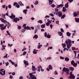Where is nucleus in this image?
Returning <instances> with one entry per match:
<instances>
[{
  "mask_svg": "<svg viewBox=\"0 0 79 79\" xmlns=\"http://www.w3.org/2000/svg\"><path fill=\"white\" fill-rule=\"evenodd\" d=\"M77 63H74L73 64V66L74 67H76V66H77Z\"/></svg>",
  "mask_w": 79,
  "mask_h": 79,
  "instance_id": "obj_36",
  "label": "nucleus"
},
{
  "mask_svg": "<svg viewBox=\"0 0 79 79\" xmlns=\"http://www.w3.org/2000/svg\"><path fill=\"white\" fill-rule=\"evenodd\" d=\"M29 75L30 76V77L28 79H32V78H34V77H35V75H33L32 73H30L29 74Z\"/></svg>",
  "mask_w": 79,
  "mask_h": 79,
  "instance_id": "obj_9",
  "label": "nucleus"
},
{
  "mask_svg": "<svg viewBox=\"0 0 79 79\" xmlns=\"http://www.w3.org/2000/svg\"><path fill=\"white\" fill-rule=\"evenodd\" d=\"M19 4L20 5V6H24V4L22 3V2H21V1H19Z\"/></svg>",
  "mask_w": 79,
  "mask_h": 79,
  "instance_id": "obj_18",
  "label": "nucleus"
},
{
  "mask_svg": "<svg viewBox=\"0 0 79 79\" xmlns=\"http://www.w3.org/2000/svg\"><path fill=\"white\" fill-rule=\"evenodd\" d=\"M66 34L67 36H68V37H70L71 36V33H69V32H67L66 33Z\"/></svg>",
  "mask_w": 79,
  "mask_h": 79,
  "instance_id": "obj_25",
  "label": "nucleus"
},
{
  "mask_svg": "<svg viewBox=\"0 0 79 79\" xmlns=\"http://www.w3.org/2000/svg\"><path fill=\"white\" fill-rule=\"evenodd\" d=\"M48 68L50 69H53V68L51 65H49Z\"/></svg>",
  "mask_w": 79,
  "mask_h": 79,
  "instance_id": "obj_34",
  "label": "nucleus"
},
{
  "mask_svg": "<svg viewBox=\"0 0 79 79\" xmlns=\"http://www.w3.org/2000/svg\"><path fill=\"white\" fill-rule=\"evenodd\" d=\"M7 56H8V54H6L5 56H4L3 58H7Z\"/></svg>",
  "mask_w": 79,
  "mask_h": 79,
  "instance_id": "obj_47",
  "label": "nucleus"
},
{
  "mask_svg": "<svg viewBox=\"0 0 79 79\" xmlns=\"http://www.w3.org/2000/svg\"><path fill=\"white\" fill-rule=\"evenodd\" d=\"M74 64V61L73 60H72L71 62V64L72 65H73V64Z\"/></svg>",
  "mask_w": 79,
  "mask_h": 79,
  "instance_id": "obj_40",
  "label": "nucleus"
},
{
  "mask_svg": "<svg viewBox=\"0 0 79 79\" xmlns=\"http://www.w3.org/2000/svg\"><path fill=\"white\" fill-rule=\"evenodd\" d=\"M27 9H25L24 10H23V13H25V15H26L27 14Z\"/></svg>",
  "mask_w": 79,
  "mask_h": 79,
  "instance_id": "obj_22",
  "label": "nucleus"
},
{
  "mask_svg": "<svg viewBox=\"0 0 79 79\" xmlns=\"http://www.w3.org/2000/svg\"><path fill=\"white\" fill-rule=\"evenodd\" d=\"M0 20L2 22V23H6L9 24V25H8V26H9L10 27L11 26V24L9 23H8V22H7V21H6V20H4V19H3L1 18Z\"/></svg>",
  "mask_w": 79,
  "mask_h": 79,
  "instance_id": "obj_5",
  "label": "nucleus"
},
{
  "mask_svg": "<svg viewBox=\"0 0 79 79\" xmlns=\"http://www.w3.org/2000/svg\"><path fill=\"white\" fill-rule=\"evenodd\" d=\"M13 76H11V75H10V79H13Z\"/></svg>",
  "mask_w": 79,
  "mask_h": 79,
  "instance_id": "obj_64",
  "label": "nucleus"
},
{
  "mask_svg": "<svg viewBox=\"0 0 79 79\" xmlns=\"http://www.w3.org/2000/svg\"><path fill=\"white\" fill-rule=\"evenodd\" d=\"M69 6L68 5V4H65V8H68V6Z\"/></svg>",
  "mask_w": 79,
  "mask_h": 79,
  "instance_id": "obj_45",
  "label": "nucleus"
},
{
  "mask_svg": "<svg viewBox=\"0 0 79 79\" xmlns=\"http://www.w3.org/2000/svg\"><path fill=\"white\" fill-rule=\"evenodd\" d=\"M51 6L52 7V8H55V5L54 4H52L51 5Z\"/></svg>",
  "mask_w": 79,
  "mask_h": 79,
  "instance_id": "obj_46",
  "label": "nucleus"
},
{
  "mask_svg": "<svg viewBox=\"0 0 79 79\" xmlns=\"http://www.w3.org/2000/svg\"><path fill=\"white\" fill-rule=\"evenodd\" d=\"M42 47V45L41 44V45H38V47L37 48H38V49H40L41 47Z\"/></svg>",
  "mask_w": 79,
  "mask_h": 79,
  "instance_id": "obj_26",
  "label": "nucleus"
},
{
  "mask_svg": "<svg viewBox=\"0 0 79 79\" xmlns=\"http://www.w3.org/2000/svg\"><path fill=\"white\" fill-rule=\"evenodd\" d=\"M55 11L56 12V13H57L58 12L59 10L57 8H56L55 9Z\"/></svg>",
  "mask_w": 79,
  "mask_h": 79,
  "instance_id": "obj_42",
  "label": "nucleus"
},
{
  "mask_svg": "<svg viewBox=\"0 0 79 79\" xmlns=\"http://www.w3.org/2000/svg\"><path fill=\"white\" fill-rule=\"evenodd\" d=\"M39 22L40 24H42V23H43V22L42 20H40L39 21H38V23H39Z\"/></svg>",
  "mask_w": 79,
  "mask_h": 79,
  "instance_id": "obj_39",
  "label": "nucleus"
},
{
  "mask_svg": "<svg viewBox=\"0 0 79 79\" xmlns=\"http://www.w3.org/2000/svg\"><path fill=\"white\" fill-rule=\"evenodd\" d=\"M26 53H27V52H26L24 51L23 53V55H26Z\"/></svg>",
  "mask_w": 79,
  "mask_h": 79,
  "instance_id": "obj_56",
  "label": "nucleus"
},
{
  "mask_svg": "<svg viewBox=\"0 0 79 79\" xmlns=\"http://www.w3.org/2000/svg\"><path fill=\"white\" fill-rule=\"evenodd\" d=\"M52 57H48L46 58L47 60H51Z\"/></svg>",
  "mask_w": 79,
  "mask_h": 79,
  "instance_id": "obj_59",
  "label": "nucleus"
},
{
  "mask_svg": "<svg viewBox=\"0 0 79 79\" xmlns=\"http://www.w3.org/2000/svg\"><path fill=\"white\" fill-rule=\"evenodd\" d=\"M60 30H61V31L62 32H64V30H63V29L61 28Z\"/></svg>",
  "mask_w": 79,
  "mask_h": 79,
  "instance_id": "obj_55",
  "label": "nucleus"
},
{
  "mask_svg": "<svg viewBox=\"0 0 79 79\" xmlns=\"http://www.w3.org/2000/svg\"><path fill=\"white\" fill-rule=\"evenodd\" d=\"M47 37L48 38V39H50V38L51 37V36L50 35H48L47 36Z\"/></svg>",
  "mask_w": 79,
  "mask_h": 79,
  "instance_id": "obj_43",
  "label": "nucleus"
},
{
  "mask_svg": "<svg viewBox=\"0 0 79 79\" xmlns=\"http://www.w3.org/2000/svg\"><path fill=\"white\" fill-rule=\"evenodd\" d=\"M44 34H45V37H47V32H45Z\"/></svg>",
  "mask_w": 79,
  "mask_h": 79,
  "instance_id": "obj_58",
  "label": "nucleus"
},
{
  "mask_svg": "<svg viewBox=\"0 0 79 79\" xmlns=\"http://www.w3.org/2000/svg\"><path fill=\"white\" fill-rule=\"evenodd\" d=\"M69 71L70 70L71 71H73L74 69V68L72 67H69Z\"/></svg>",
  "mask_w": 79,
  "mask_h": 79,
  "instance_id": "obj_17",
  "label": "nucleus"
},
{
  "mask_svg": "<svg viewBox=\"0 0 79 79\" xmlns=\"http://www.w3.org/2000/svg\"><path fill=\"white\" fill-rule=\"evenodd\" d=\"M33 38H35V39H37V38H38V35H35L33 37Z\"/></svg>",
  "mask_w": 79,
  "mask_h": 79,
  "instance_id": "obj_30",
  "label": "nucleus"
},
{
  "mask_svg": "<svg viewBox=\"0 0 79 79\" xmlns=\"http://www.w3.org/2000/svg\"><path fill=\"white\" fill-rule=\"evenodd\" d=\"M45 21H47L49 23H52V20L50 21L49 19H48L47 18H46V19H45Z\"/></svg>",
  "mask_w": 79,
  "mask_h": 79,
  "instance_id": "obj_19",
  "label": "nucleus"
},
{
  "mask_svg": "<svg viewBox=\"0 0 79 79\" xmlns=\"http://www.w3.org/2000/svg\"><path fill=\"white\" fill-rule=\"evenodd\" d=\"M37 53V52H36V49H34V51H33V53L34 54H36Z\"/></svg>",
  "mask_w": 79,
  "mask_h": 79,
  "instance_id": "obj_28",
  "label": "nucleus"
},
{
  "mask_svg": "<svg viewBox=\"0 0 79 79\" xmlns=\"http://www.w3.org/2000/svg\"><path fill=\"white\" fill-rule=\"evenodd\" d=\"M6 32H7V34H8L9 35H11L10 34V33H9V31H6Z\"/></svg>",
  "mask_w": 79,
  "mask_h": 79,
  "instance_id": "obj_48",
  "label": "nucleus"
},
{
  "mask_svg": "<svg viewBox=\"0 0 79 79\" xmlns=\"http://www.w3.org/2000/svg\"><path fill=\"white\" fill-rule=\"evenodd\" d=\"M58 33V34L60 36H61L63 35V33H62L61 32L59 31Z\"/></svg>",
  "mask_w": 79,
  "mask_h": 79,
  "instance_id": "obj_21",
  "label": "nucleus"
},
{
  "mask_svg": "<svg viewBox=\"0 0 79 79\" xmlns=\"http://www.w3.org/2000/svg\"><path fill=\"white\" fill-rule=\"evenodd\" d=\"M26 24H24L23 25V27H24V29H27V30H28V29H29V30H31V29L30 28V27L28 26L26 27Z\"/></svg>",
  "mask_w": 79,
  "mask_h": 79,
  "instance_id": "obj_6",
  "label": "nucleus"
},
{
  "mask_svg": "<svg viewBox=\"0 0 79 79\" xmlns=\"http://www.w3.org/2000/svg\"><path fill=\"white\" fill-rule=\"evenodd\" d=\"M2 47L3 49H5V47H6V46L2 45Z\"/></svg>",
  "mask_w": 79,
  "mask_h": 79,
  "instance_id": "obj_54",
  "label": "nucleus"
},
{
  "mask_svg": "<svg viewBox=\"0 0 79 79\" xmlns=\"http://www.w3.org/2000/svg\"><path fill=\"white\" fill-rule=\"evenodd\" d=\"M63 10H62V11H63V12H65V11H66V8L64 7H63Z\"/></svg>",
  "mask_w": 79,
  "mask_h": 79,
  "instance_id": "obj_32",
  "label": "nucleus"
},
{
  "mask_svg": "<svg viewBox=\"0 0 79 79\" xmlns=\"http://www.w3.org/2000/svg\"><path fill=\"white\" fill-rule=\"evenodd\" d=\"M23 79V77L22 76H21L19 77V79Z\"/></svg>",
  "mask_w": 79,
  "mask_h": 79,
  "instance_id": "obj_61",
  "label": "nucleus"
},
{
  "mask_svg": "<svg viewBox=\"0 0 79 79\" xmlns=\"http://www.w3.org/2000/svg\"><path fill=\"white\" fill-rule=\"evenodd\" d=\"M78 15L79 11L74 12L73 13V15L75 17H77Z\"/></svg>",
  "mask_w": 79,
  "mask_h": 79,
  "instance_id": "obj_8",
  "label": "nucleus"
},
{
  "mask_svg": "<svg viewBox=\"0 0 79 79\" xmlns=\"http://www.w3.org/2000/svg\"><path fill=\"white\" fill-rule=\"evenodd\" d=\"M49 5H50L51 4H52V3H53V0H52L51 1V0H49Z\"/></svg>",
  "mask_w": 79,
  "mask_h": 79,
  "instance_id": "obj_31",
  "label": "nucleus"
},
{
  "mask_svg": "<svg viewBox=\"0 0 79 79\" xmlns=\"http://www.w3.org/2000/svg\"><path fill=\"white\" fill-rule=\"evenodd\" d=\"M36 28H37L38 29H40V25H37L35 26Z\"/></svg>",
  "mask_w": 79,
  "mask_h": 79,
  "instance_id": "obj_35",
  "label": "nucleus"
},
{
  "mask_svg": "<svg viewBox=\"0 0 79 79\" xmlns=\"http://www.w3.org/2000/svg\"><path fill=\"white\" fill-rule=\"evenodd\" d=\"M55 73V75H57L58 74V72H56V71H55L54 72Z\"/></svg>",
  "mask_w": 79,
  "mask_h": 79,
  "instance_id": "obj_60",
  "label": "nucleus"
},
{
  "mask_svg": "<svg viewBox=\"0 0 79 79\" xmlns=\"http://www.w3.org/2000/svg\"><path fill=\"white\" fill-rule=\"evenodd\" d=\"M60 59H62V60H64V57H63L62 56H60Z\"/></svg>",
  "mask_w": 79,
  "mask_h": 79,
  "instance_id": "obj_63",
  "label": "nucleus"
},
{
  "mask_svg": "<svg viewBox=\"0 0 79 79\" xmlns=\"http://www.w3.org/2000/svg\"><path fill=\"white\" fill-rule=\"evenodd\" d=\"M32 69L33 71H35L37 70V68H35V67L34 65H32Z\"/></svg>",
  "mask_w": 79,
  "mask_h": 79,
  "instance_id": "obj_12",
  "label": "nucleus"
},
{
  "mask_svg": "<svg viewBox=\"0 0 79 79\" xmlns=\"http://www.w3.org/2000/svg\"><path fill=\"white\" fill-rule=\"evenodd\" d=\"M70 76L68 77L69 79H74L75 78V76L73 74V72H71L69 74Z\"/></svg>",
  "mask_w": 79,
  "mask_h": 79,
  "instance_id": "obj_3",
  "label": "nucleus"
},
{
  "mask_svg": "<svg viewBox=\"0 0 79 79\" xmlns=\"http://www.w3.org/2000/svg\"><path fill=\"white\" fill-rule=\"evenodd\" d=\"M63 7V5L60 4L59 5H58L56 7L57 8H62Z\"/></svg>",
  "mask_w": 79,
  "mask_h": 79,
  "instance_id": "obj_13",
  "label": "nucleus"
},
{
  "mask_svg": "<svg viewBox=\"0 0 79 79\" xmlns=\"http://www.w3.org/2000/svg\"><path fill=\"white\" fill-rule=\"evenodd\" d=\"M66 16V15H63L61 17V19H63V18H64V17Z\"/></svg>",
  "mask_w": 79,
  "mask_h": 79,
  "instance_id": "obj_38",
  "label": "nucleus"
},
{
  "mask_svg": "<svg viewBox=\"0 0 79 79\" xmlns=\"http://www.w3.org/2000/svg\"><path fill=\"white\" fill-rule=\"evenodd\" d=\"M5 64H6V66H8V65L9 64V63H8V62H6L5 63Z\"/></svg>",
  "mask_w": 79,
  "mask_h": 79,
  "instance_id": "obj_52",
  "label": "nucleus"
},
{
  "mask_svg": "<svg viewBox=\"0 0 79 79\" xmlns=\"http://www.w3.org/2000/svg\"><path fill=\"white\" fill-rule=\"evenodd\" d=\"M9 17H10L11 19H13V18H15L16 16L14 15L13 13H12L11 16L9 15Z\"/></svg>",
  "mask_w": 79,
  "mask_h": 79,
  "instance_id": "obj_11",
  "label": "nucleus"
},
{
  "mask_svg": "<svg viewBox=\"0 0 79 79\" xmlns=\"http://www.w3.org/2000/svg\"><path fill=\"white\" fill-rule=\"evenodd\" d=\"M42 68V67L41 66H38L37 67V69H38V71H39V72L40 71V68Z\"/></svg>",
  "mask_w": 79,
  "mask_h": 79,
  "instance_id": "obj_14",
  "label": "nucleus"
},
{
  "mask_svg": "<svg viewBox=\"0 0 79 79\" xmlns=\"http://www.w3.org/2000/svg\"><path fill=\"white\" fill-rule=\"evenodd\" d=\"M56 15H58L59 17H61L62 16V13L61 11H58L56 13Z\"/></svg>",
  "mask_w": 79,
  "mask_h": 79,
  "instance_id": "obj_7",
  "label": "nucleus"
},
{
  "mask_svg": "<svg viewBox=\"0 0 79 79\" xmlns=\"http://www.w3.org/2000/svg\"><path fill=\"white\" fill-rule=\"evenodd\" d=\"M18 27L19 29H21V27L20 26H18Z\"/></svg>",
  "mask_w": 79,
  "mask_h": 79,
  "instance_id": "obj_62",
  "label": "nucleus"
},
{
  "mask_svg": "<svg viewBox=\"0 0 79 79\" xmlns=\"http://www.w3.org/2000/svg\"><path fill=\"white\" fill-rule=\"evenodd\" d=\"M47 21H45V23L46 24V26H50V23L48 22L47 23Z\"/></svg>",
  "mask_w": 79,
  "mask_h": 79,
  "instance_id": "obj_27",
  "label": "nucleus"
},
{
  "mask_svg": "<svg viewBox=\"0 0 79 79\" xmlns=\"http://www.w3.org/2000/svg\"><path fill=\"white\" fill-rule=\"evenodd\" d=\"M63 72H65L67 75H68L69 74V69L68 68H66L64 67L62 70Z\"/></svg>",
  "mask_w": 79,
  "mask_h": 79,
  "instance_id": "obj_2",
  "label": "nucleus"
},
{
  "mask_svg": "<svg viewBox=\"0 0 79 79\" xmlns=\"http://www.w3.org/2000/svg\"><path fill=\"white\" fill-rule=\"evenodd\" d=\"M39 3V2L37 1H36L34 3V4L35 5H37Z\"/></svg>",
  "mask_w": 79,
  "mask_h": 79,
  "instance_id": "obj_41",
  "label": "nucleus"
},
{
  "mask_svg": "<svg viewBox=\"0 0 79 79\" xmlns=\"http://www.w3.org/2000/svg\"><path fill=\"white\" fill-rule=\"evenodd\" d=\"M8 26V25H6L5 26H4V27H1V30H2V31H3V30H5V29H6V26Z\"/></svg>",
  "mask_w": 79,
  "mask_h": 79,
  "instance_id": "obj_16",
  "label": "nucleus"
},
{
  "mask_svg": "<svg viewBox=\"0 0 79 79\" xmlns=\"http://www.w3.org/2000/svg\"><path fill=\"white\" fill-rule=\"evenodd\" d=\"M2 18L4 19H6V17H5V16H6V15H2Z\"/></svg>",
  "mask_w": 79,
  "mask_h": 79,
  "instance_id": "obj_33",
  "label": "nucleus"
},
{
  "mask_svg": "<svg viewBox=\"0 0 79 79\" xmlns=\"http://www.w3.org/2000/svg\"><path fill=\"white\" fill-rule=\"evenodd\" d=\"M49 15H50V16H54V15H53V14L52 13H51L49 14Z\"/></svg>",
  "mask_w": 79,
  "mask_h": 79,
  "instance_id": "obj_50",
  "label": "nucleus"
},
{
  "mask_svg": "<svg viewBox=\"0 0 79 79\" xmlns=\"http://www.w3.org/2000/svg\"><path fill=\"white\" fill-rule=\"evenodd\" d=\"M19 7H20V6L18 5V4H17L15 6V8H19Z\"/></svg>",
  "mask_w": 79,
  "mask_h": 79,
  "instance_id": "obj_37",
  "label": "nucleus"
},
{
  "mask_svg": "<svg viewBox=\"0 0 79 79\" xmlns=\"http://www.w3.org/2000/svg\"><path fill=\"white\" fill-rule=\"evenodd\" d=\"M18 4V3L16 2H15L14 4H13V6H16V5H17V4Z\"/></svg>",
  "mask_w": 79,
  "mask_h": 79,
  "instance_id": "obj_44",
  "label": "nucleus"
},
{
  "mask_svg": "<svg viewBox=\"0 0 79 79\" xmlns=\"http://www.w3.org/2000/svg\"><path fill=\"white\" fill-rule=\"evenodd\" d=\"M13 20L14 22H15V23H17L18 21H19V18H18L17 17H16L13 19Z\"/></svg>",
  "mask_w": 79,
  "mask_h": 79,
  "instance_id": "obj_10",
  "label": "nucleus"
},
{
  "mask_svg": "<svg viewBox=\"0 0 79 79\" xmlns=\"http://www.w3.org/2000/svg\"><path fill=\"white\" fill-rule=\"evenodd\" d=\"M8 7L10 9V8H11V6L10 5H8Z\"/></svg>",
  "mask_w": 79,
  "mask_h": 79,
  "instance_id": "obj_53",
  "label": "nucleus"
},
{
  "mask_svg": "<svg viewBox=\"0 0 79 79\" xmlns=\"http://www.w3.org/2000/svg\"><path fill=\"white\" fill-rule=\"evenodd\" d=\"M45 24H42L41 25V28H45Z\"/></svg>",
  "mask_w": 79,
  "mask_h": 79,
  "instance_id": "obj_23",
  "label": "nucleus"
},
{
  "mask_svg": "<svg viewBox=\"0 0 79 79\" xmlns=\"http://www.w3.org/2000/svg\"><path fill=\"white\" fill-rule=\"evenodd\" d=\"M26 49H27L26 48H24L22 50V52H23V51H24V50H26Z\"/></svg>",
  "mask_w": 79,
  "mask_h": 79,
  "instance_id": "obj_51",
  "label": "nucleus"
},
{
  "mask_svg": "<svg viewBox=\"0 0 79 79\" xmlns=\"http://www.w3.org/2000/svg\"><path fill=\"white\" fill-rule=\"evenodd\" d=\"M13 46L12 44H8V46H9V47H12Z\"/></svg>",
  "mask_w": 79,
  "mask_h": 79,
  "instance_id": "obj_57",
  "label": "nucleus"
},
{
  "mask_svg": "<svg viewBox=\"0 0 79 79\" xmlns=\"http://www.w3.org/2000/svg\"><path fill=\"white\" fill-rule=\"evenodd\" d=\"M0 74L2 76H4L5 74V70L2 69L0 70Z\"/></svg>",
  "mask_w": 79,
  "mask_h": 79,
  "instance_id": "obj_4",
  "label": "nucleus"
},
{
  "mask_svg": "<svg viewBox=\"0 0 79 79\" xmlns=\"http://www.w3.org/2000/svg\"><path fill=\"white\" fill-rule=\"evenodd\" d=\"M65 60L66 61H69V59L68 57H65Z\"/></svg>",
  "mask_w": 79,
  "mask_h": 79,
  "instance_id": "obj_29",
  "label": "nucleus"
},
{
  "mask_svg": "<svg viewBox=\"0 0 79 79\" xmlns=\"http://www.w3.org/2000/svg\"><path fill=\"white\" fill-rule=\"evenodd\" d=\"M24 63L25 64H26L27 66H29V63H28V61L25 60H24Z\"/></svg>",
  "mask_w": 79,
  "mask_h": 79,
  "instance_id": "obj_15",
  "label": "nucleus"
},
{
  "mask_svg": "<svg viewBox=\"0 0 79 79\" xmlns=\"http://www.w3.org/2000/svg\"><path fill=\"white\" fill-rule=\"evenodd\" d=\"M3 26H4V25H3V24H0V27H3Z\"/></svg>",
  "mask_w": 79,
  "mask_h": 79,
  "instance_id": "obj_49",
  "label": "nucleus"
},
{
  "mask_svg": "<svg viewBox=\"0 0 79 79\" xmlns=\"http://www.w3.org/2000/svg\"><path fill=\"white\" fill-rule=\"evenodd\" d=\"M75 21L77 23H79V18H75Z\"/></svg>",
  "mask_w": 79,
  "mask_h": 79,
  "instance_id": "obj_24",
  "label": "nucleus"
},
{
  "mask_svg": "<svg viewBox=\"0 0 79 79\" xmlns=\"http://www.w3.org/2000/svg\"><path fill=\"white\" fill-rule=\"evenodd\" d=\"M65 43L67 45V47L68 48H66V50L67 51L69 50V49L71 46H72V44L71 43V40L68 39V40H66L65 42Z\"/></svg>",
  "mask_w": 79,
  "mask_h": 79,
  "instance_id": "obj_1",
  "label": "nucleus"
},
{
  "mask_svg": "<svg viewBox=\"0 0 79 79\" xmlns=\"http://www.w3.org/2000/svg\"><path fill=\"white\" fill-rule=\"evenodd\" d=\"M62 47H63V48H65L66 47V45L65 43H62Z\"/></svg>",
  "mask_w": 79,
  "mask_h": 79,
  "instance_id": "obj_20",
  "label": "nucleus"
}]
</instances>
